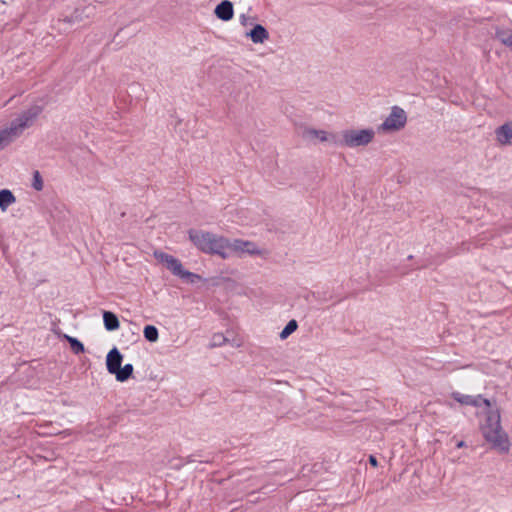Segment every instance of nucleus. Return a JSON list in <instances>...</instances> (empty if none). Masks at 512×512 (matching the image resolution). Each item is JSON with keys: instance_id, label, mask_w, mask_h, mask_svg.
Returning a JSON list of instances; mask_svg holds the SVG:
<instances>
[{"instance_id": "obj_13", "label": "nucleus", "mask_w": 512, "mask_h": 512, "mask_svg": "<svg viewBox=\"0 0 512 512\" xmlns=\"http://www.w3.org/2000/svg\"><path fill=\"white\" fill-rule=\"evenodd\" d=\"M246 37L250 38L253 43L260 44L269 39V32L263 25L256 24L246 33Z\"/></svg>"}, {"instance_id": "obj_16", "label": "nucleus", "mask_w": 512, "mask_h": 512, "mask_svg": "<svg viewBox=\"0 0 512 512\" xmlns=\"http://www.w3.org/2000/svg\"><path fill=\"white\" fill-rule=\"evenodd\" d=\"M16 202V197L8 189L0 190V209L6 211L7 208Z\"/></svg>"}, {"instance_id": "obj_23", "label": "nucleus", "mask_w": 512, "mask_h": 512, "mask_svg": "<svg viewBox=\"0 0 512 512\" xmlns=\"http://www.w3.org/2000/svg\"><path fill=\"white\" fill-rule=\"evenodd\" d=\"M474 401L476 402V405H473V407H480L482 404L486 407L491 406V402L489 399L484 398L481 394L473 396Z\"/></svg>"}, {"instance_id": "obj_21", "label": "nucleus", "mask_w": 512, "mask_h": 512, "mask_svg": "<svg viewBox=\"0 0 512 512\" xmlns=\"http://www.w3.org/2000/svg\"><path fill=\"white\" fill-rule=\"evenodd\" d=\"M298 328V323L296 320L292 319L290 320L286 326L283 328V330L280 332V338L282 340L286 339L288 336H290L293 332H295Z\"/></svg>"}, {"instance_id": "obj_14", "label": "nucleus", "mask_w": 512, "mask_h": 512, "mask_svg": "<svg viewBox=\"0 0 512 512\" xmlns=\"http://www.w3.org/2000/svg\"><path fill=\"white\" fill-rule=\"evenodd\" d=\"M103 322L104 327L107 331H114L117 330L120 326L118 317L115 313L111 311H104L103 312Z\"/></svg>"}, {"instance_id": "obj_2", "label": "nucleus", "mask_w": 512, "mask_h": 512, "mask_svg": "<svg viewBox=\"0 0 512 512\" xmlns=\"http://www.w3.org/2000/svg\"><path fill=\"white\" fill-rule=\"evenodd\" d=\"M484 439L492 445V448L501 453H507L510 449V441L507 433L501 426V415L499 410H489L486 414L485 423L481 426Z\"/></svg>"}, {"instance_id": "obj_1", "label": "nucleus", "mask_w": 512, "mask_h": 512, "mask_svg": "<svg viewBox=\"0 0 512 512\" xmlns=\"http://www.w3.org/2000/svg\"><path fill=\"white\" fill-rule=\"evenodd\" d=\"M188 235L190 241L203 253L215 254L223 259L229 258V239L196 229H190Z\"/></svg>"}, {"instance_id": "obj_27", "label": "nucleus", "mask_w": 512, "mask_h": 512, "mask_svg": "<svg viewBox=\"0 0 512 512\" xmlns=\"http://www.w3.org/2000/svg\"><path fill=\"white\" fill-rule=\"evenodd\" d=\"M466 446V443L464 441H459L457 444H456V447L457 448H462V447H465Z\"/></svg>"}, {"instance_id": "obj_3", "label": "nucleus", "mask_w": 512, "mask_h": 512, "mask_svg": "<svg viewBox=\"0 0 512 512\" xmlns=\"http://www.w3.org/2000/svg\"><path fill=\"white\" fill-rule=\"evenodd\" d=\"M42 107L34 105L23 111L10 125L0 130V151L10 145L18 138L24 129L29 127L32 122L41 114Z\"/></svg>"}, {"instance_id": "obj_10", "label": "nucleus", "mask_w": 512, "mask_h": 512, "mask_svg": "<svg viewBox=\"0 0 512 512\" xmlns=\"http://www.w3.org/2000/svg\"><path fill=\"white\" fill-rule=\"evenodd\" d=\"M123 361V355L117 347H113L106 356V368L110 374H115Z\"/></svg>"}, {"instance_id": "obj_8", "label": "nucleus", "mask_w": 512, "mask_h": 512, "mask_svg": "<svg viewBox=\"0 0 512 512\" xmlns=\"http://www.w3.org/2000/svg\"><path fill=\"white\" fill-rule=\"evenodd\" d=\"M96 14V6L93 4H83L77 6L69 17L65 20L69 23L82 22L93 17Z\"/></svg>"}, {"instance_id": "obj_24", "label": "nucleus", "mask_w": 512, "mask_h": 512, "mask_svg": "<svg viewBox=\"0 0 512 512\" xmlns=\"http://www.w3.org/2000/svg\"><path fill=\"white\" fill-rule=\"evenodd\" d=\"M227 341V338L224 337L222 334H214L212 337L211 346H221Z\"/></svg>"}, {"instance_id": "obj_11", "label": "nucleus", "mask_w": 512, "mask_h": 512, "mask_svg": "<svg viewBox=\"0 0 512 512\" xmlns=\"http://www.w3.org/2000/svg\"><path fill=\"white\" fill-rule=\"evenodd\" d=\"M215 16L224 21H230L234 17V6L229 0L221 1L214 9Z\"/></svg>"}, {"instance_id": "obj_5", "label": "nucleus", "mask_w": 512, "mask_h": 512, "mask_svg": "<svg viewBox=\"0 0 512 512\" xmlns=\"http://www.w3.org/2000/svg\"><path fill=\"white\" fill-rule=\"evenodd\" d=\"M154 256L158 261L163 263L173 275L183 280L194 283L197 279L200 278L199 275L185 270L181 261L170 254L161 251H155Z\"/></svg>"}, {"instance_id": "obj_9", "label": "nucleus", "mask_w": 512, "mask_h": 512, "mask_svg": "<svg viewBox=\"0 0 512 512\" xmlns=\"http://www.w3.org/2000/svg\"><path fill=\"white\" fill-rule=\"evenodd\" d=\"M232 253H247L249 255H259L261 252L251 241L234 239L230 241L229 257Z\"/></svg>"}, {"instance_id": "obj_19", "label": "nucleus", "mask_w": 512, "mask_h": 512, "mask_svg": "<svg viewBox=\"0 0 512 512\" xmlns=\"http://www.w3.org/2000/svg\"><path fill=\"white\" fill-rule=\"evenodd\" d=\"M143 334L145 339L149 342H156L159 338L158 329L154 325H146Z\"/></svg>"}, {"instance_id": "obj_15", "label": "nucleus", "mask_w": 512, "mask_h": 512, "mask_svg": "<svg viewBox=\"0 0 512 512\" xmlns=\"http://www.w3.org/2000/svg\"><path fill=\"white\" fill-rule=\"evenodd\" d=\"M495 38L512 50V30L497 28Z\"/></svg>"}, {"instance_id": "obj_17", "label": "nucleus", "mask_w": 512, "mask_h": 512, "mask_svg": "<svg viewBox=\"0 0 512 512\" xmlns=\"http://www.w3.org/2000/svg\"><path fill=\"white\" fill-rule=\"evenodd\" d=\"M133 371V365L128 363L125 364L123 367L120 366L119 370L114 375L117 381L125 382L132 377Z\"/></svg>"}, {"instance_id": "obj_25", "label": "nucleus", "mask_w": 512, "mask_h": 512, "mask_svg": "<svg viewBox=\"0 0 512 512\" xmlns=\"http://www.w3.org/2000/svg\"><path fill=\"white\" fill-rule=\"evenodd\" d=\"M253 18H251L250 16L246 15V14H241L239 16V20H240V23L242 26H247L249 24H251V20Z\"/></svg>"}, {"instance_id": "obj_12", "label": "nucleus", "mask_w": 512, "mask_h": 512, "mask_svg": "<svg viewBox=\"0 0 512 512\" xmlns=\"http://www.w3.org/2000/svg\"><path fill=\"white\" fill-rule=\"evenodd\" d=\"M496 140L501 145L512 144V123H504L495 130Z\"/></svg>"}, {"instance_id": "obj_20", "label": "nucleus", "mask_w": 512, "mask_h": 512, "mask_svg": "<svg viewBox=\"0 0 512 512\" xmlns=\"http://www.w3.org/2000/svg\"><path fill=\"white\" fill-rule=\"evenodd\" d=\"M65 338L67 339L68 343L70 344L71 350L75 354H80L85 351L84 345L82 342H80L77 338L71 337L68 335H65Z\"/></svg>"}, {"instance_id": "obj_7", "label": "nucleus", "mask_w": 512, "mask_h": 512, "mask_svg": "<svg viewBox=\"0 0 512 512\" xmlns=\"http://www.w3.org/2000/svg\"><path fill=\"white\" fill-rule=\"evenodd\" d=\"M303 138L308 140H319L320 142H327L330 145L337 146L339 135L329 133L324 130H317L314 128H305L302 133Z\"/></svg>"}, {"instance_id": "obj_26", "label": "nucleus", "mask_w": 512, "mask_h": 512, "mask_svg": "<svg viewBox=\"0 0 512 512\" xmlns=\"http://www.w3.org/2000/svg\"><path fill=\"white\" fill-rule=\"evenodd\" d=\"M369 463L373 467H377L378 466L377 458L375 456H373V455L369 456Z\"/></svg>"}, {"instance_id": "obj_6", "label": "nucleus", "mask_w": 512, "mask_h": 512, "mask_svg": "<svg viewBox=\"0 0 512 512\" xmlns=\"http://www.w3.org/2000/svg\"><path fill=\"white\" fill-rule=\"evenodd\" d=\"M407 122V115L405 111L398 107L394 106L391 109V113L389 116L383 121L381 125L378 127L379 132H389V131H399L402 129Z\"/></svg>"}, {"instance_id": "obj_4", "label": "nucleus", "mask_w": 512, "mask_h": 512, "mask_svg": "<svg viewBox=\"0 0 512 512\" xmlns=\"http://www.w3.org/2000/svg\"><path fill=\"white\" fill-rule=\"evenodd\" d=\"M375 137V131L372 128L367 129H346L339 134L337 146L357 148L370 144Z\"/></svg>"}, {"instance_id": "obj_18", "label": "nucleus", "mask_w": 512, "mask_h": 512, "mask_svg": "<svg viewBox=\"0 0 512 512\" xmlns=\"http://www.w3.org/2000/svg\"><path fill=\"white\" fill-rule=\"evenodd\" d=\"M451 397L461 405L466 406H473L476 405V402L474 401L473 395H466L462 394L460 392H452Z\"/></svg>"}, {"instance_id": "obj_22", "label": "nucleus", "mask_w": 512, "mask_h": 512, "mask_svg": "<svg viewBox=\"0 0 512 512\" xmlns=\"http://www.w3.org/2000/svg\"><path fill=\"white\" fill-rule=\"evenodd\" d=\"M32 187L36 191H41L43 189V187H44L43 179H42L41 174H40L39 171H34V173H33Z\"/></svg>"}]
</instances>
